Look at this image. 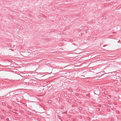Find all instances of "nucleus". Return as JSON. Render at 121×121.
<instances>
[{"label": "nucleus", "mask_w": 121, "mask_h": 121, "mask_svg": "<svg viewBox=\"0 0 121 121\" xmlns=\"http://www.w3.org/2000/svg\"><path fill=\"white\" fill-rule=\"evenodd\" d=\"M104 95H107L108 94V92L106 91H105L104 92Z\"/></svg>", "instance_id": "nucleus-1"}, {"label": "nucleus", "mask_w": 121, "mask_h": 121, "mask_svg": "<svg viewBox=\"0 0 121 121\" xmlns=\"http://www.w3.org/2000/svg\"><path fill=\"white\" fill-rule=\"evenodd\" d=\"M112 72H111V73H105V74H109V75H111V74H112Z\"/></svg>", "instance_id": "nucleus-2"}, {"label": "nucleus", "mask_w": 121, "mask_h": 121, "mask_svg": "<svg viewBox=\"0 0 121 121\" xmlns=\"http://www.w3.org/2000/svg\"><path fill=\"white\" fill-rule=\"evenodd\" d=\"M108 101V103L109 104H110H110H111V101Z\"/></svg>", "instance_id": "nucleus-3"}, {"label": "nucleus", "mask_w": 121, "mask_h": 121, "mask_svg": "<svg viewBox=\"0 0 121 121\" xmlns=\"http://www.w3.org/2000/svg\"><path fill=\"white\" fill-rule=\"evenodd\" d=\"M79 109L80 110H82V108L81 107H80V108H79Z\"/></svg>", "instance_id": "nucleus-4"}, {"label": "nucleus", "mask_w": 121, "mask_h": 121, "mask_svg": "<svg viewBox=\"0 0 121 121\" xmlns=\"http://www.w3.org/2000/svg\"><path fill=\"white\" fill-rule=\"evenodd\" d=\"M8 108H9V109H11V107H10V106H8Z\"/></svg>", "instance_id": "nucleus-5"}, {"label": "nucleus", "mask_w": 121, "mask_h": 121, "mask_svg": "<svg viewBox=\"0 0 121 121\" xmlns=\"http://www.w3.org/2000/svg\"><path fill=\"white\" fill-rule=\"evenodd\" d=\"M20 113H22V112H23V111L22 110H21L20 111Z\"/></svg>", "instance_id": "nucleus-6"}, {"label": "nucleus", "mask_w": 121, "mask_h": 121, "mask_svg": "<svg viewBox=\"0 0 121 121\" xmlns=\"http://www.w3.org/2000/svg\"><path fill=\"white\" fill-rule=\"evenodd\" d=\"M6 120L7 121H9V119L8 118H7L6 119Z\"/></svg>", "instance_id": "nucleus-7"}, {"label": "nucleus", "mask_w": 121, "mask_h": 121, "mask_svg": "<svg viewBox=\"0 0 121 121\" xmlns=\"http://www.w3.org/2000/svg\"><path fill=\"white\" fill-rule=\"evenodd\" d=\"M13 92V91H12L10 93H9V95H11L10 94H11V93Z\"/></svg>", "instance_id": "nucleus-8"}, {"label": "nucleus", "mask_w": 121, "mask_h": 121, "mask_svg": "<svg viewBox=\"0 0 121 121\" xmlns=\"http://www.w3.org/2000/svg\"><path fill=\"white\" fill-rule=\"evenodd\" d=\"M86 96H87L88 97H90V95H86Z\"/></svg>", "instance_id": "nucleus-9"}, {"label": "nucleus", "mask_w": 121, "mask_h": 121, "mask_svg": "<svg viewBox=\"0 0 121 121\" xmlns=\"http://www.w3.org/2000/svg\"><path fill=\"white\" fill-rule=\"evenodd\" d=\"M105 95H104V93L103 94V96H104V97H105Z\"/></svg>", "instance_id": "nucleus-10"}, {"label": "nucleus", "mask_w": 121, "mask_h": 121, "mask_svg": "<svg viewBox=\"0 0 121 121\" xmlns=\"http://www.w3.org/2000/svg\"><path fill=\"white\" fill-rule=\"evenodd\" d=\"M107 110L108 111H109L110 110V109H107Z\"/></svg>", "instance_id": "nucleus-11"}, {"label": "nucleus", "mask_w": 121, "mask_h": 121, "mask_svg": "<svg viewBox=\"0 0 121 121\" xmlns=\"http://www.w3.org/2000/svg\"><path fill=\"white\" fill-rule=\"evenodd\" d=\"M106 46H107V45L105 46V45H103V47H106Z\"/></svg>", "instance_id": "nucleus-12"}, {"label": "nucleus", "mask_w": 121, "mask_h": 121, "mask_svg": "<svg viewBox=\"0 0 121 121\" xmlns=\"http://www.w3.org/2000/svg\"><path fill=\"white\" fill-rule=\"evenodd\" d=\"M107 106H108L109 107V108H110V106H108V105H107Z\"/></svg>", "instance_id": "nucleus-13"}, {"label": "nucleus", "mask_w": 121, "mask_h": 121, "mask_svg": "<svg viewBox=\"0 0 121 121\" xmlns=\"http://www.w3.org/2000/svg\"><path fill=\"white\" fill-rule=\"evenodd\" d=\"M9 66V65H8V66H6V67H8V66Z\"/></svg>", "instance_id": "nucleus-14"}, {"label": "nucleus", "mask_w": 121, "mask_h": 121, "mask_svg": "<svg viewBox=\"0 0 121 121\" xmlns=\"http://www.w3.org/2000/svg\"><path fill=\"white\" fill-rule=\"evenodd\" d=\"M15 113L16 114H18V113H17V112H15Z\"/></svg>", "instance_id": "nucleus-15"}, {"label": "nucleus", "mask_w": 121, "mask_h": 121, "mask_svg": "<svg viewBox=\"0 0 121 121\" xmlns=\"http://www.w3.org/2000/svg\"><path fill=\"white\" fill-rule=\"evenodd\" d=\"M10 49L11 50H12V51H13V50L12 49Z\"/></svg>", "instance_id": "nucleus-16"}, {"label": "nucleus", "mask_w": 121, "mask_h": 121, "mask_svg": "<svg viewBox=\"0 0 121 121\" xmlns=\"http://www.w3.org/2000/svg\"><path fill=\"white\" fill-rule=\"evenodd\" d=\"M9 45H9V46H11V44H9Z\"/></svg>", "instance_id": "nucleus-17"}, {"label": "nucleus", "mask_w": 121, "mask_h": 121, "mask_svg": "<svg viewBox=\"0 0 121 121\" xmlns=\"http://www.w3.org/2000/svg\"><path fill=\"white\" fill-rule=\"evenodd\" d=\"M15 46V45H14L13 46V47H14Z\"/></svg>", "instance_id": "nucleus-18"}, {"label": "nucleus", "mask_w": 121, "mask_h": 121, "mask_svg": "<svg viewBox=\"0 0 121 121\" xmlns=\"http://www.w3.org/2000/svg\"><path fill=\"white\" fill-rule=\"evenodd\" d=\"M109 97H110V96H111V95H109Z\"/></svg>", "instance_id": "nucleus-19"}, {"label": "nucleus", "mask_w": 121, "mask_h": 121, "mask_svg": "<svg viewBox=\"0 0 121 121\" xmlns=\"http://www.w3.org/2000/svg\"><path fill=\"white\" fill-rule=\"evenodd\" d=\"M117 42H118V43H119V41H118Z\"/></svg>", "instance_id": "nucleus-20"}, {"label": "nucleus", "mask_w": 121, "mask_h": 121, "mask_svg": "<svg viewBox=\"0 0 121 121\" xmlns=\"http://www.w3.org/2000/svg\"><path fill=\"white\" fill-rule=\"evenodd\" d=\"M104 75V74H103L101 76H102V75Z\"/></svg>", "instance_id": "nucleus-21"}, {"label": "nucleus", "mask_w": 121, "mask_h": 121, "mask_svg": "<svg viewBox=\"0 0 121 121\" xmlns=\"http://www.w3.org/2000/svg\"><path fill=\"white\" fill-rule=\"evenodd\" d=\"M13 94H14V93Z\"/></svg>", "instance_id": "nucleus-22"}, {"label": "nucleus", "mask_w": 121, "mask_h": 121, "mask_svg": "<svg viewBox=\"0 0 121 121\" xmlns=\"http://www.w3.org/2000/svg\"><path fill=\"white\" fill-rule=\"evenodd\" d=\"M12 94V95H13V94H12V93H11Z\"/></svg>", "instance_id": "nucleus-23"}, {"label": "nucleus", "mask_w": 121, "mask_h": 121, "mask_svg": "<svg viewBox=\"0 0 121 121\" xmlns=\"http://www.w3.org/2000/svg\"><path fill=\"white\" fill-rule=\"evenodd\" d=\"M92 22H91V23H92Z\"/></svg>", "instance_id": "nucleus-24"}]
</instances>
